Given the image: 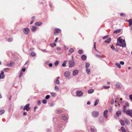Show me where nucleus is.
Wrapping results in <instances>:
<instances>
[{
	"label": "nucleus",
	"instance_id": "nucleus-24",
	"mask_svg": "<svg viewBox=\"0 0 132 132\" xmlns=\"http://www.w3.org/2000/svg\"><path fill=\"white\" fill-rule=\"evenodd\" d=\"M90 70L89 69L87 68L86 69V72L88 75L90 73Z\"/></svg>",
	"mask_w": 132,
	"mask_h": 132
},
{
	"label": "nucleus",
	"instance_id": "nucleus-17",
	"mask_svg": "<svg viewBox=\"0 0 132 132\" xmlns=\"http://www.w3.org/2000/svg\"><path fill=\"white\" fill-rule=\"evenodd\" d=\"M120 122L121 125L122 126H124L125 125V122L123 120H120Z\"/></svg>",
	"mask_w": 132,
	"mask_h": 132
},
{
	"label": "nucleus",
	"instance_id": "nucleus-47",
	"mask_svg": "<svg viewBox=\"0 0 132 132\" xmlns=\"http://www.w3.org/2000/svg\"><path fill=\"white\" fill-rule=\"evenodd\" d=\"M50 95H46V96L45 98L46 99H48L50 98Z\"/></svg>",
	"mask_w": 132,
	"mask_h": 132
},
{
	"label": "nucleus",
	"instance_id": "nucleus-44",
	"mask_svg": "<svg viewBox=\"0 0 132 132\" xmlns=\"http://www.w3.org/2000/svg\"><path fill=\"white\" fill-rule=\"evenodd\" d=\"M31 55L32 56L34 57L36 55V54L34 52H32L31 53Z\"/></svg>",
	"mask_w": 132,
	"mask_h": 132
},
{
	"label": "nucleus",
	"instance_id": "nucleus-21",
	"mask_svg": "<svg viewBox=\"0 0 132 132\" xmlns=\"http://www.w3.org/2000/svg\"><path fill=\"white\" fill-rule=\"evenodd\" d=\"M60 77H58L57 78V79L55 81V83L57 84H60V82L59 80V79H60Z\"/></svg>",
	"mask_w": 132,
	"mask_h": 132
},
{
	"label": "nucleus",
	"instance_id": "nucleus-39",
	"mask_svg": "<svg viewBox=\"0 0 132 132\" xmlns=\"http://www.w3.org/2000/svg\"><path fill=\"white\" fill-rule=\"evenodd\" d=\"M96 56L97 57L100 58H101L102 57V56L101 55H100L96 54Z\"/></svg>",
	"mask_w": 132,
	"mask_h": 132
},
{
	"label": "nucleus",
	"instance_id": "nucleus-45",
	"mask_svg": "<svg viewBox=\"0 0 132 132\" xmlns=\"http://www.w3.org/2000/svg\"><path fill=\"white\" fill-rule=\"evenodd\" d=\"M62 110H58L57 111V112L58 114H60L62 112Z\"/></svg>",
	"mask_w": 132,
	"mask_h": 132
},
{
	"label": "nucleus",
	"instance_id": "nucleus-50",
	"mask_svg": "<svg viewBox=\"0 0 132 132\" xmlns=\"http://www.w3.org/2000/svg\"><path fill=\"white\" fill-rule=\"evenodd\" d=\"M120 65H123L124 64V62L123 61H121L120 62Z\"/></svg>",
	"mask_w": 132,
	"mask_h": 132
},
{
	"label": "nucleus",
	"instance_id": "nucleus-64",
	"mask_svg": "<svg viewBox=\"0 0 132 132\" xmlns=\"http://www.w3.org/2000/svg\"><path fill=\"white\" fill-rule=\"evenodd\" d=\"M34 22V20H32L30 22V24H32Z\"/></svg>",
	"mask_w": 132,
	"mask_h": 132
},
{
	"label": "nucleus",
	"instance_id": "nucleus-13",
	"mask_svg": "<svg viewBox=\"0 0 132 132\" xmlns=\"http://www.w3.org/2000/svg\"><path fill=\"white\" fill-rule=\"evenodd\" d=\"M115 86L116 88H120L121 87L120 84L118 82L115 85Z\"/></svg>",
	"mask_w": 132,
	"mask_h": 132
},
{
	"label": "nucleus",
	"instance_id": "nucleus-34",
	"mask_svg": "<svg viewBox=\"0 0 132 132\" xmlns=\"http://www.w3.org/2000/svg\"><path fill=\"white\" fill-rule=\"evenodd\" d=\"M36 28L35 26H33L32 28V31H35L36 30Z\"/></svg>",
	"mask_w": 132,
	"mask_h": 132
},
{
	"label": "nucleus",
	"instance_id": "nucleus-30",
	"mask_svg": "<svg viewBox=\"0 0 132 132\" xmlns=\"http://www.w3.org/2000/svg\"><path fill=\"white\" fill-rule=\"evenodd\" d=\"M51 94L52 96L53 97H55L56 96V94L54 92H52L51 93Z\"/></svg>",
	"mask_w": 132,
	"mask_h": 132
},
{
	"label": "nucleus",
	"instance_id": "nucleus-3",
	"mask_svg": "<svg viewBox=\"0 0 132 132\" xmlns=\"http://www.w3.org/2000/svg\"><path fill=\"white\" fill-rule=\"evenodd\" d=\"M70 75V72L68 71H66L64 72V76L67 78L68 79H70L71 78Z\"/></svg>",
	"mask_w": 132,
	"mask_h": 132
},
{
	"label": "nucleus",
	"instance_id": "nucleus-60",
	"mask_svg": "<svg viewBox=\"0 0 132 132\" xmlns=\"http://www.w3.org/2000/svg\"><path fill=\"white\" fill-rule=\"evenodd\" d=\"M27 113L26 112H24L23 113V115L24 116L26 115Z\"/></svg>",
	"mask_w": 132,
	"mask_h": 132
},
{
	"label": "nucleus",
	"instance_id": "nucleus-46",
	"mask_svg": "<svg viewBox=\"0 0 132 132\" xmlns=\"http://www.w3.org/2000/svg\"><path fill=\"white\" fill-rule=\"evenodd\" d=\"M4 110H1V111H0V115H1L4 112Z\"/></svg>",
	"mask_w": 132,
	"mask_h": 132
},
{
	"label": "nucleus",
	"instance_id": "nucleus-12",
	"mask_svg": "<svg viewBox=\"0 0 132 132\" xmlns=\"http://www.w3.org/2000/svg\"><path fill=\"white\" fill-rule=\"evenodd\" d=\"M79 72V71L78 70L76 69L74 70L73 72V75L74 76H75L77 75Z\"/></svg>",
	"mask_w": 132,
	"mask_h": 132
},
{
	"label": "nucleus",
	"instance_id": "nucleus-6",
	"mask_svg": "<svg viewBox=\"0 0 132 132\" xmlns=\"http://www.w3.org/2000/svg\"><path fill=\"white\" fill-rule=\"evenodd\" d=\"M83 94V92L80 90L77 91L76 92V94L77 96L79 97H80Z\"/></svg>",
	"mask_w": 132,
	"mask_h": 132
},
{
	"label": "nucleus",
	"instance_id": "nucleus-2",
	"mask_svg": "<svg viewBox=\"0 0 132 132\" xmlns=\"http://www.w3.org/2000/svg\"><path fill=\"white\" fill-rule=\"evenodd\" d=\"M73 56H72V60H69V67H72L75 65V63L73 60Z\"/></svg>",
	"mask_w": 132,
	"mask_h": 132
},
{
	"label": "nucleus",
	"instance_id": "nucleus-37",
	"mask_svg": "<svg viewBox=\"0 0 132 132\" xmlns=\"http://www.w3.org/2000/svg\"><path fill=\"white\" fill-rule=\"evenodd\" d=\"M78 53L80 54H81L83 53V51L81 50H79L78 52Z\"/></svg>",
	"mask_w": 132,
	"mask_h": 132
},
{
	"label": "nucleus",
	"instance_id": "nucleus-38",
	"mask_svg": "<svg viewBox=\"0 0 132 132\" xmlns=\"http://www.w3.org/2000/svg\"><path fill=\"white\" fill-rule=\"evenodd\" d=\"M13 40V38H11L8 39L7 41L9 42H11Z\"/></svg>",
	"mask_w": 132,
	"mask_h": 132
},
{
	"label": "nucleus",
	"instance_id": "nucleus-40",
	"mask_svg": "<svg viewBox=\"0 0 132 132\" xmlns=\"http://www.w3.org/2000/svg\"><path fill=\"white\" fill-rule=\"evenodd\" d=\"M50 45L52 47H53L55 46H56V44L55 43H54L50 44Z\"/></svg>",
	"mask_w": 132,
	"mask_h": 132
},
{
	"label": "nucleus",
	"instance_id": "nucleus-48",
	"mask_svg": "<svg viewBox=\"0 0 132 132\" xmlns=\"http://www.w3.org/2000/svg\"><path fill=\"white\" fill-rule=\"evenodd\" d=\"M42 103L44 104H45L47 103V101L46 100H44L42 101Z\"/></svg>",
	"mask_w": 132,
	"mask_h": 132
},
{
	"label": "nucleus",
	"instance_id": "nucleus-59",
	"mask_svg": "<svg viewBox=\"0 0 132 132\" xmlns=\"http://www.w3.org/2000/svg\"><path fill=\"white\" fill-rule=\"evenodd\" d=\"M48 66L50 67H52V64L51 63H50L48 64Z\"/></svg>",
	"mask_w": 132,
	"mask_h": 132
},
{
	"label": "nucleus",
	"instance_id": "nucleus-41",
	"mask_svg": "<svg viewBox=\"0 0 132 132\" xmlns=\"http://www.w3.org/2000/svg\"><path fill=\"white\" fill-rule=\"evenodd\" d=\"M59 61H57L54 63V64L55 66H57L59 64Z\"/></svg>",
	"mask_w": 132,
	"mask_h": 132
},
{
	"label": "nucleus",
	"instance_id": "nucleus-25",
	"mask_svg": "<svg viewBox=\"0 0 132 132\" xmlns=\"http://www.w3.org/2000/svg\"><path fill=\"white\" fill-rule=\"evenodd\" d=\"M61 118L62 119L64 120H67V118L66 117L65 115H62Z\"/></svg>",
	"mask_w": 132,
	"mask_h": 132
},
{
	"label": "nucleus",
	"instance_id": "nucleus-26",
	"mask_svg": "<svg viewBox=\"0 0 132 132\" xmlns=\"http://www.w3.org/2000/svg\"><path fill=\"white\" fill-rule=\"evenodd\" d=\"M90 66V64L88 62H86L85 63V67L86 68H88Z\"/></svg>",
	"mask_w": 132,
	"mask_h": 132
},
{
	"label": "nucleus",
	"instance_id": "nucleus-61",
	"mask_svg": "<svg viewBox=\"0 0 132 132\" xmlns=\"http://www.w3.org/2000/svg\"><path fill=\"white\" fill-rule=\"evenodd\" d=\"M25 70L26 69L25 68H24L22 69V71L23 72L25 71Z\"/></svg>",
	"mask_w": 132,
	"mask_h": 132
},
{
	"label": "nucleus",
	"instance_id": "nucleus-20",
	"mask_svg": "<svg viewBox=\"0 0 132 132\" xmlns=\"http://www.w3.org/2000/svg\"><path fill=\"white\" fill-rule=\"evenodd\" d=\"M111 39L110 38H109L107 39L106 40H105L104 42L106 43H109L110 42Z\"/></svg>",
	"mask_w": 132,
	"mask_h": 132
},
{
	"label": "nucleus",
	"instance_id": "nucleus-9",
	"mask_svg": "<svg viewBox=\"0 0 132 132\" xmlns=\"http://www.w3.org/2000/svg\"><path fill=\"white\" fill-rule=\"evenodd\" d=\"M29 31V29L27 28H24L23 30V32L27 35L28 34Z\"/></svg>",
	"mask_w": 132,
	"mask_h": 132
},
{
	"label": "nucleus",
	"instance_id": "nucleus-29",
	"mask_svg": "<svg viewBox=\"0 0 132 132\" xmlns=\"http://www.w3.org/2000/svg\"><path fill=\"white\" fill-rule=\"evenodd\" d=\"M115 65L119 68H121V66L120 63H115Z\"/></svg>",
	"mask_w": 132,
	"mask_h": 132
},
{
	"label": "nucleus",
	"instance_id": "nucleus-27",
	"mask_svg": "<svg viewBox=\"0 0 132 132\" xmlns=\"http://www.w3.org/2000/svg\"><path fill=\"white\" fill-rule=\"evenodd\" d=\"M121 31V30L120 29H117L116 30H115L114 31V34H116L117 33H119Z\"/></svg>",
	"mask_w": 132,
	"mask_h": 132
},
{
	"label": "nucleus",
	"instance_id": "nucleus-1",
	"mask_svg": "<svg viewBox=\"0 0 132 132\" xmlns=\"http://www.w3.org/2000/svg\"><path fill=\"white\" fill-rule=\"evenodd\" d=\"M116 45L122 47H125L126 46V44L125 40L122 39L121 37H120L118 38Z\"/></svg>",
	"mask_w": 132,
	"mask_h": 132
},
{
	"label": "nucleus",
	"instance_id": "nucleus-49",
	"mask_svg": "<svg viewBox=\"0 0 132 132\" xmlns=\"http://www.w3.org/2000/svg\"><path fill=\"white\" fill-rule=\"evenodd\" d=\"M90 130L92 132H94L95 131V129L93 128H90Z\"/></svg>",
	"mask_w": 132,
	"mask_h": 132
},
{
	"label": "nucleus",
	"instance_id": "nucleus-23",
	"mask_svg": "<svg viewBox=\"0 0 132 132\" xmlns=\"http://www.w3.org/2000/svg\"><path fill=\"white\" fill-rule=\"evenodd\" d=\"M81 58L82 60H85L86 59V56L85 55H83L81 56Z\"/></svg>",
	"mask_w": 132,
	"mask_h": 132
},
{
	"label": "nucleus",
	"instance_id": "nucleus-43",
	"mask_svg": "<svg viewBox=\"0 0 132 132\" xmlns=\"http://www.w3.org/2000/svg\"><path fill=\"white\" fill-rule=\"evenodd\" d=\"M109 36V35H106L105 36H104L103 37V39H105L106 38H108Z\"/></svg>",
	"mask_w": 132,
	"mask_h": 132
},
{
	"label": "nucleus",
	"instance_id": "nucleus-33",
	"mask_svg": "<svg viewBox=\"0 0 132 132\" xmlns=\"http://www.w3.org/2000/svg\"><path fill=\"white\" fill-rule=\"evenodd\" d=\"M55 89L56 91H58L59 90V88L57 86H55Z\"/></svg>",
	"mask_w": 132,
	"mask_h": 132
},
{
	"label": "nucleus",
	"instance_id": "nucleus-62",
	"mask_svg": "<svg viewBox=\"0 0 132 132\" xmlns=\"http://www.w3.org/2000/svg\"><path fill=\"white\" fill-rule=\"evenodd\" d=\"M120 15L121 16H123L125 15V14L123 13H121L120 14Z\"/></svg>",
	"mask_w": 132,
	"mask_h": 132
},
{
	"label": "nucleus",
	"instance_id": "nucleus-4",
	"mask_svg": "<svg viewBox=\"0 0 132 132\" xmlns=\"http://www.w3.org/2000/svg\"><path fill=\"white\" fill-rule=\"evenodd\" d=\"M29 105V104H26L23 108V110L24 111L26 110L27 111H28L30 108Z\"/></svg>",
	"mask_w": 132,
	"mask_h": 132
},
{
	"label": "nucleus",
	"instance_id": "nucleus-58",
	"mask_svg": "<svg viewBox=\"0 0 132 132\" xmlns=\"http://www.w3.org/2000/svg\"><path fill=\"white\" fill-rule=\"evenodd\" d=\"M125 105L127 107H128L129 106V104L128 103H125Z\"/></svg>",
	"mask_w": 132,
	"mask_h": 132
},
{
	"label": "nucleus",
	"instance_id": "nucleus-54",
	"mask_svg": "<svg viewBox=\"0 0 132 132\" xmlns=\"http://www.w3.org/2000/svg\"><path fill=\"white\" fill-rule=\"evenodd\" d=\"M23 73V72H22V71H21V72L20 73L19 76V78H20V77H21V76H22V75Z\"/></svg>",
	"mask_w": 132,
	"mask_h": 132
},
{
	"label": "nucleus",
	"instance_id": "nucleus-18",
	"mask_svg": "<svg viewBox=\"0 0 132 132\" xmlns=\"http://www.w3.org/2000/svg\"><path fill=\"white\" fill-rule=\"evenodd\" d=\"M42 24V22H38L35 23V24L37 26H40Z\"/></svg>",
	"mask_w": 132,
	"mask_h": 132
},
{
	"label": "nucleus",
	"instance_id": "nucleus-53",
	"mask_svg": "<svg viewBox=\"0 0 132 132\" xmlns=\"http://www.w3.org/2000/svg\"><path fill=\"white\" fill-rule=\"evenodd\" d=\"M113 103H114V100H113V98H112V101L111 102V105H112L113 104Z\"/></svg>",
	"mask_w": 132,
	"mask_h": 132
},
{
	"label": "nucleus",
	"instance_id": "nucleus-28",
	"mask_svg": "<svg viewBox=\"0 0 132 132\" xmlns=\"http://www.w3.org/2000/svg\"><path fill=\"white\" fill-rule=\"evenodd\" d=\"M99 101V100L98 99H96L95 102L94 104V105L96 106V105H97Z\"/></svg>",
	"mask_w": 132,
	"mask_h": 132
},
{
	"label": "nucleus",
	"instance_id": "nucleus-14",
	"mask_svg": "<svg viewBox=\"0 0 132 132\" xmlns=\"http://www.w3.org/2000/svg\"><path fill=\"white\" fill-rule=\"evenodd\" d=\"M117 116L118 117H119L120 116L121 114V111L120 110L117 111L116 113Z\"/></svg>",
	"mask_w": 132,
	"mask_h": 132
},
{
	"label": "nucleus",
	"instance_id": "nucleus-52",
	"mask_svg": "<svg viewBox=\"0 0 132 132\" xmlns=\"http://www.w3.org/2000/svg\"><path fill=\"white\" fill-rule=\"evenodd\" d=\"M56 49L58 51H59L61 50V48L60 47H57L56 48Z\"/></svg>",
	"mask_w": 132,
	"mask_h": 132
},
{
	"label": "nucleus",
	"instance_id": "nucleus-8",
	"mask_svg": "<svg viewBox=\"0 0 132 132\" xmlns=\"http://www.w3.org/2000/svg\"><path fill=\"white\" fill-rule=\"evenodd\" d=\"M126 113L127 115H129L132 118V109L127 110L126 111Z\"/></svg>",
	"mask_w": 132,
	"mask_h": 132
},
{
	"label": "nucleus",
	"instance_id": "nucleus-35",
	"mask_svg": "<svg viewBox=\"0 0 132 132\" xmlns=\"http://www.w3.org/2000/svg\"><path fill=\"white\" fill-rule=\"evenodd\" d=\"M14 63L13 62H11L9 64V67L13 66L14 65Z\"/></svg>",
	"mask_w": 132,
	"mask_h": 132
},
{
	"label": "nucleus",
	"instance_id": "nucleus-56",
	"mask_svg": "<svg viewBox=\"0 0 132 132\" xmlns=\"http://www.w3.org/2000/svg\"><path fill=\"white\" fill-rule=\"evenodd\" d=\"M129 98L131 101H132V94L129 95Z\"/></svg>",
	"mask_w": 132,
	"mask_h": 132
},
{
	"label": "nucleus",
	"instance_id": "nucleus-32",
	"mask_svg": "<svg viewBox=\"0 0 132 132\" xmlns=\"http://www.w3.org/2000/svg\"><path fill=\"white\" fill-rule=\"evenodd\" d=\"M128 22H129V25L130 26H131V24H132V19H130L129 21H128Z\"/></svg>",
	"mask_w": 132,
	"mask_h": 132
},
{
	"label": "nucleus",
	"instance_id": "nucleus-31",
	"mask_svg": "<svg viewBox=\"0 0 132 132\" xmlns=\"http://www.w3.org/2000/svg\"><path fill=\"white\" fill-rule=\"evenodd\" d=\"M120 129L122 132H126V131L125 128L123 127H121Z\"/></svg>",
	"mask_w": 132,
	"mask_h": 132
},
{
	"label": "nucleus",
	"instance_id": "nucleus-11",
	"mask_svg": "<svg viewBox=\"0 0 132 132\" xmlns=\"http://www.w3.org/2000/svg\"><path fill=\"white\" fill-rule=\"evenodd\" d=\"M108 111L107 110H105L103 113V115L104 116V117H105L106 118H107L108 116L107 115V114L108 112Z\"/></svg>",
	"mask_w": 132,
	"mask_h": 132
},
{
	"label": "nucleus",
	"instance_id": "nucleus-51",
	"mask_svg": "<svg viewBox=\"0 0 132 132\" xmlns=\"http://www.w3.org/2000/svg\"><path fill=\"white\" fill-rule=\"evenodd\" d=\"M109 109L110 111V112H111L112 111V107L111 106L109 107Z\"/></svg>",
	"mask_w": 132,
	"mask_h": 132
},
{
	"label": "nucleus",
	"instance_id": "nucleus-55",
	"mask_svg": "<svg viewBox=\"0 0 132 132\" xmlns=\"http://www.w3.org/2000/svg\"><path fill=\"white\" fill-rule=\"evenodd\" d=\"M116 100H117V101H119V100L121 101L122 100V99L120 98L119 99V98H117L116 99Z\"/></svg>",
	"mask_w": 132,
	"mask_h": 132
},
{
	"label": "nucleus",
	"instance_id": "nucleus-63",
	"mask_svg": "<svg viewBox=\"0 0 132 132\" xmlns=\"http://www.w3.org/2000/svg\"><path fill=\"white\" fill-rule=\"evenodd\" d=\"M9 69V68H5V69H4V70L5 71H6V70H7L8 69Z\"/></svg>",
	"mask_w": 132,
	"mask_h": 132
},
{
	"label": "nucleus",
	"instance_id": "nucleus-42",
	"mask_svg": "<svg viewBox=\"0 0 132 132\" xmlns=\"http://www.w3.org/2000/svg\"><path fill=\"white\" fill-rule=\"evenodd\" d=\"M66 61H64V63L62 64V66L63 67H65L66 66Z\"/></svg>",
	"mask_w": 132,
	"mask_h": 132
},
{
	"label": "nucleus",
	"instance_id": "nucleus-5",
	"mask_svg": "<svg viewBox=\"0 0 132 132\" xmlns=\"http://www.w3.org/2000/svg\"><path fill=\"white\" fill-rule=\"evenodd\" d=\"M92 116L93 117L95 118L97 117L98 116L99 113L97 111H94L92 112Z\"/></svg>",
	"mask_w": 132,
	"mask_h": 132
},
{
	"label": "nucleus",
	"instance_id": "nucleus-22",
	"mask_svg": "<svg viewBox=\"0 0 132 132\" xmlns=\"http://www.w3.org/2000/svg\"><path fill=\"white\" fill-rule=\"evenodd\" d=\"M74 52V50L73 49V48H71L69 50V53H70L71 54L73 52Z\"/></svg>",
	"mask_w": 132,
	"mask_h": 132
},
{
	"label": "nucleus",
	"instance_id": "nucleus-15",
	"mask_svg": "<svg viewBox=\"0 0 132 132\" xmlns=\"http://www.w3.org/2000/svg\"><path fill=\"white\" fill-rule=\"evenodd\" d=\"M111 47L113 50L115 51L116 52H118L119 51V49L118 48H115L114 46L113 45L111 46Z\"/></svg>",
	"mask_w": 132,
	"mask_h": 132
},
{
	"label": "nucleus",
	"instance_id": "nucleus-7",
	"mask_svg": "<svg viewBox=\"0 0 132 132\" xmlns=\"http://www.w3.org/2000/svg\"><path fill=\"white\" fill-rule=\"evenodd\" d=\"M61 30L59 28H56L55 29V31L54 32V34L55 35H57L58 34L61 32Z\"/></svg>",
	"mask_w": 132,
	"mask_h": 132
},
{
	"label": "nucleus",
	"instance_id": "nucleus-19",
	"mask_svg": "<svg viewBox=\"0 0 132 132\" xmlns=\"http://www.w3.org/2000/svg\"><path fill=\"white\" fill-rule=\"evenodd\" d=\"M94 91V89H90L88 91V93L89 94H90L93 93Z\"/></svg>",
	"mask_w": 132,
	"mask_h": 132
},
{
	"label": "nucleus",
	"instance_id": "nucleus-10",
	"mask_svg": "<svg viewBox=\"0 0 132 132\" xmlns=\"http://www.w3.org/2000/svg\"><path fill=\"white\" fill-rule=\"evenodd\" d=\"M5 76L4 74V72L3 71H2L1 73H0V79H3L4 78Z\"/></svg>",
	"mask_w": 132,
	"mask_h": 132
},
{
	"label": "nucleus",
	"instance_id": "nucleus-36",
	"mask_svg": "<svg viewBox=\"0 0 132 132\" xmlns=\"http://www.w3.org/2000/svg\"><path fill=\"white\" fill-rule=\"evenodd\" d=\"M103 87L104 89H108L110 87V86H103Z\"/></svg>",
	"mask_w": 132,
	"mask_h": 132
},
{
	"label": "nucleus",
	"instance_id": "nucleus-57",
	"mask_svg": "<svg viewBox=\"0 0 132 132\" xmlns=\"http://www.w3.org/2000/svg\"><path fill=\"white\" fill-rule=\"evenodd\" d=\"M64 48L65 50H68L69 49V48L67 46H64Z\"/></svg>",
	"mask_w": 132,
	"mask_h": 132
},
{
	"label": "nucleus",
	"instance_id": "nucleus-16",
	"mask_svg": "<svg viewBox=\"0 0 132 132\" xmlns=\"http://www.w3.org/2000/svg\"><path fill=\"white\" fill-rule=\"evenodd\" d=\"M125 122L126 124L127 125H128L130 124V121L127 119H126L125 120Z\"/></svg>",
	"mask_w": 132,
	"mask_h": 132
}]
</instances>
